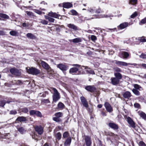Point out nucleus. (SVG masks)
Returning <instances> with one entry per match:
<instances>
[{"instance_id": "c03bdc74", "label": "nucleus", "mask_w": 146, "mask_h": 146, "mask_svg": "<svg viewBox=\"0 0 146 146\" xmlns=\"http://www.w3.org/2000/svg\"><path fill=\"white\" fill-rule=\"evenodd\" d=\"M6 104V102L5 100H1L0 101V106L3 107Z\"/></svg>"}, {"instance_id": "ddd939ff", "label": "nucleus", "mask_w": 146, "mask_h": 146, "mask_svg": "<svg viewBox=\"0 0 146 146\" xmlns=\"http://www.w3.org/2000/svg\"><path fill=\"white\" fill-rule=\"evenodd\" d=\"M127 120L128 123L130 126L133 128H135V123L131 118L130 117H127Z\"/></svg>"}, {"instance_id": "de8ad7c7", "label": "nucleus", "mask_w": 146, "mask_h": 146, "mask_svg": "<svg viewBox=\"0 0 146 146\" xmlns=\"http://www.w3.org/2000/svg\"><path fill=\"white\" fill-rule=\"evenodd\" d=\"M128 64H129V65H133L134 66H135L137 68H138L139 67H140L141 66V64H137L135 63H128Z\"/></svg>"}, {"instance_id": "c85d7f7f", "label": "nucleus", "mask_w": 146, "mask_h": 146, "mask_svg": "<svg viewBox=\"0 0 146 146\" xmlns=\"http://www.w3.org/2000/svg\"><path fill=\"white\" fill-rule=\"evenodd\" d=\"M45 18L46 19H48V21L51 22H54V19L53 18L50 17L49 16L47 15L44 16Z\"/></svg>"}, {"instance_id": "f257e3e1", "label": "nucleus", "mask_w": 146, "mask_h": 146, "mask_svg": "<svg viewBox=\"0 0 146 146\" xmlns=\"http://www.w3.org/2000/svg\"><path fill=\"white\" fill-rule=\"evenodd\" d=\"M50 91L52 90L54 91L52 96L54 102H56L60 98V93L56 88H50Z\"/></svg>"}, {"instance_id": "20e7f679", "label": "nucleus", "mask_w": 146, "mask_h": 146, "mask_svg": "<svg viewBox=\"0 0 146 146\" xmlns=\"http://www.w3.org/2000/svg\"><path fill=\"white\" fill-rule=\"evenodd\" d=\"M40 64L45 69L47 70L48 72L51 71L52 72L51 68L48 64L46 63L43 61H41Z\"/></svg>"}, {"instance_id": "864d4df0", "label": "nucleus", "mask_w": 146, "mask_h": 146, "mask_svg": "<svg viewBox=\"0 0 146 146\" xmlns=\"http://www.w3.org/2000/svg\"><path fill=\"white\" fill-rule=\"evenodd\" d=\"M69 136V133L67 132H65L63 134V137L64 138L68 137Z\"/></svg>"}, {"instance_id": "39448f33", "label": "nucleus", "mask_w": 146, "mask_h": 146, "mask_svg": "<svg viewBox=\"0 0 146 146\" xmlns=\"http://www.w3.org/2000/svg\"><path fill=\"white\" fill-rule=\"evenodd\" d=\"M84 139L86 146H91L92 143L91 138L89 136H85Z\"/></svg>"}, {"instance_id": "bb28decb", "label": "nucleus", "mask_w": 146, "mask_h": 146, "mask_svg": "<svg viewBox=\"0 0 146 146\" xmlns=\"http://www.w3.org/2000/svg\"><path fill=\"white\" fill-rule=\"evenodd\" d=\"M82 67L84 68L85 69H88V70H87V71L89 73L92 74H95L94 71L93 70H91L90 68H89L88 67L82 66Z\"/></svg>"}, {"instance_id": "412c9836", "label": "nucleus", "mask_w": 146, "mask_h": 146, "mask_svg": "<svg viewBox=\"0 0 146 146\" xmlns=\"http://www.w3.org/2000/svg\"><path fill=\"white\" fill-rule=\"evenodd\" d=\"M138 114L142 118L144 119H146V114L142 111H139L138 112Z\"/></svg>"}, {"instance_id": "6ab92c4d", "label": "nucleus", "mask_w": 146, "mask_h": 146, "mask_svg": "<svg viewBox=\"0 0 146 146\" xmlns=\"http://www.w3.org/2000/svg\"><path fill=\"white\" fill-rule=\"evenodd\" d=\"M72 6V4L70 3H66L63 4V7L66 8H69Z\"/></svg>"}, {"instance_id": "f704fd0d", "label": "nucleus", "mask_w": 146, "mask_h": 146, "mask_svg": "<svg viewBox=\"0 0 146 146\" xmlns=\"http://www.w3.org/2000/svg\"><path fill=\"white\" fill-rule=\"evenodd\" d=\"M55 137L56 139H57L58 140H60L61 137V134L60 132L58 133L55 135Z\"/></svg>"}, {"instance_id": "6e6d98bb", "label": "nucleus", "mask_w": 146, "mask_h": 146, "mask_svg": "<svg viewBox=\"0 0 146 146\" xmlns=\"http://www.w3.org/2000/svg\"><path fill=\"white\" fill-rule=\"evenodd\" d=\"M91 40L93 41L96 40H97V37L95 35H92L91 36Z\"/></svg>"}, {"instance_id": "0eeeda50", "label": "nucleus", "mask_w": 146, "mask_h": 146, "mask_svg": "<svg viewBox=\"0 0 146 146\" xmlns=\"http://www.w3.org/2000/svg\"><path fill=\"white\" fill-rule=\"evenodd\" d=\"M104 106L108 112L111 113L113 111L112 108L109 103L108 102H105L104 104Z\"/></svg>"}, {"instance_id": "7ed1b4c3", "label": "nucleus", "mask_w": 146, "mask_h": 146, "mask_svg": "<svg viewBox=\"0 0 146 146\" xmlns=\"http://www.w3.org/2000/svg\"><path fill=\"white\" fill-rule=\"evenodd\" d=\"M57 67L63 72L68 69L69 66L65 64L60 63L56 65Z\"/></svg>"}, {"instance_id": "72a5a7b5", "label": "nucleus", "mask_w": 146, "mask_h": 146, "mask_svg": "<svg viewBox=\"0 0 146 146\" xmlns=\"http://www.w3.org/2000/svg\"><path fill=\"white\" fill-rule=\"evenodd\" d=\"M0 17L4 19H9V17L7 15L3 13H0Z\"/></svg>"}, {"instance_id": "603ef678", "label": "nucleus", "mask_w": 146, "mask_h": 146, "mask_svg": "<svg viewBox=\"0 0 146 146\" xmlns=\"http://www.w3.org/2000/svg\"><path fill=\"white\" fill-rule=\"evenodd\" d=\"M70 12L72 13V15H78V13L75 10H72L70 11Z\"/></svg>"}, {"instance_id": "8fccbe9b", "label": "nucleus", "mask_w": 146, "mask_h": 146, "mask_svg": "<svg viewBox=\"0 0 146 146\" xmlns=\"http://www.w3.org/2000/svg\"><path fill=\"white\" fill-rule=\"evenodd\" d=\"M41 102L42 103L46 104L50 102L48 99H42V100Z\"/></svg>"}, {"instance_id": "052dcab7", "label": "nucleus", "mask_w": 146, "mask_h": 146, "mask_svg": "<svg viewBox=\"0 0 146 146\" xmlns=\"http://www.w3.org/2000/svg\"><path fill=\"white\" fill-rule=\"evenodd\" d=\"M134 106L135 108H139L140 107V104L138 103H135L134 104Z\"/></svg>"}, {"instance_id": "a19ab883", "label": "nucleus", "mask_w": 146, "mask_h": 146, "mask_svg": "<svg viewBox=\"0 0 146 146\" xmlns=\"http://www.w3.org/2000/svg\"><path fill=\"white\" fill-rule=\"evenodd\" d=\"M13 82L14 84L17 85H20L22 83L21 81L20 80H15Z\"/></svg>"}, {"instance_id": "2f4dec72", "label": "nucleus", "mask_w": 146, "mask_h": 146, "mask_svg": "<svg viewBox=\"0 0 146 146\" xmlns=\"http://www.w3.org/2000/svg\"><path fill=\"white\" fill-rule=\"evenodd\" d=\"M136 39L139 40L141 42H146V40L144 36L138 37L137 38H136Z\"/></svg>"}, {"instance_id": "bf43d9fd", "label": "nucleus", "mask_w": 146, "mask_h": 146, "mask_svg": "<svg viewBox=\"0 0 146 146\" xmlns=\"http://www.w3.org/2000/svg\"><path fill=\"white\" fill-rule=\"evenodd\" d=\"M139 57L142 58H146V54L142 53L140 55Z\"/></svg>"}, {"instance_id": "13d9d810", "label": "nucleus", "mask_w": 146, "mask_h": 146, "mask_svg": "<svg viewBox=\"0 0 146 146\" xmlns=\"http://www.w3.org/2000/svg\"><path fill=\"white\" fill-rule=\"evenodd\" d=\"M139 146H146L145 143L142 141H140L139 143Z\"/></svg>"}, {"instance_id": "4468645a", "label": "nucleus", "mask_w": 146, "mask_h": 146, "mask_svg": "<svg viewBox=\"0 0 146 146\" xmlns=\"http://www.w3.org/2000/svg\"><path fill=\"white\" fill-rule=\"evenodd\" d=\"M111 84L114 85H116L119 83V80L117 78L115 77L111 78Z\"/></svg>"}, {"instance_id": "69168bd1", "label": "nucleus", "mask_w": 146, "mask_h": 146, "mask_svg": "<svg viewBox=\"0 0 146 146\" xmlns=\"http://www.w3.org/2000/svg\"><path fill=\"white\" fill-rule=\"evenodd\" d=\"M101 12V11L100 9H98L95 11V12L97 13H99Z\"/></svg>"}, {"instance_id": "423d86ee", "label": "nucleus", "mask_w": 146, "mask_h": 146, "mask_svg": "<svg viewBox=\"0 0 146 146\" xmlns=\"http://www.w3.org/2000/svg\"><path fill=\"white\" fill-rule=\"evenodd\" d=\"M10 72L13 75L16 76H18L20 75V72L17 69L13 68L10 70Z\"/></svg>"}, {"instance_id": "774afa93", "label": "nucleus", "mask_w": 146, "mask_h": 146, "mask_svg": "<svg viewBox=\"0 0 146 146\" xmlns=\"http://www.w3.org/2000/svg\"><path fill=\"white\" fill-rule=\"evenodd\" d=\"M5 35V33L2 31L0 30V35Z\"/></svg>"}, {"instance_id": "cd10ccee", "label": "nucleus", "mask_w": 146, "mask_h": 146, "mask_svg": "<svg viewBox=\"0 0 146 146\" xmlns=\"http://www.w3.org/2000/svg\"><path fill=\"white\" fill-rule=\"evenodd\" d=\"M72 41L74 43H78L81 42L82 41V39L80 38H76L72 39Z\"/></svg>"}, {"instance_id": "aec40b11", "label": "nucleus", "mask_w": 146, "mask_h": 146, "mask_svg": "<svg viewBox=\"0 0 146 146\" xmlns=\"http://www.w3.org/2000/svg\"><path fill=\"white\" fill-rule=\"evenodd\" d=\"M67 26L70 28L73 29V30L76 31L78 30L77 27L74 24H68Z\"/></svg>"}, {"instance_id": "ea45409f", "label": "nucleus", "mask_w": 146, "mask_h": 146, "mask_svg": "<svg viewBox=\"0 0 146 146\" xmlns=\"http://www.w3.org/2000/svg\"><path fill=\"white\" fill-rule=\"evenodd\" d=\"M21 111L22 112L25 113H27L29 111V110L28 108H22L21 109Z\"/></svg>"}, {"instance_id": "a878e982", "label": "nucleus", "mask_w": 146, "mask_h": 146, "mask_svg": "<svg viewBox=\"0 0 146 146\" xmlns=\"http://www.w3.org/2000/svg\"><path fill=\"white\" fill-rule=\"evenodd\" d=\"M27 37L30 39H35L36 38V36L33 34L31 33H28L27 34Z\"/></svg>"}, {"instance_id": "b1692460", "label": "nucleus", "mask_w": 146, "mask_h": 146, "mask_svg": "<svg viewBox=\"0 0 146 146\" xmlns=\"http://www.w3.org/2000/svg\"><path fill=\"white\" fill-rule=\"evenodd\" d=\"M27 120L26 118L23 116L19 117L16 119L17 121L20 122L25 121Z\"/></svg>"}, {"instance_id": "9d476101", "label": "nucleus", "mask_w": 146, "mask_h": 146, "mask_svg": "<svg viewBox=\"0 0 146 146\" xmlns=\"http://www.w3.org/2000/svg\"><path fill=\"white\" fill-rule=\"evenodd\" d=\"M129 25V24L127 22H124L121 24L117 27L118 29L121 30L126 28Z\"/></svg>"}, {"instance_id": "4be33fe9", "label": "nucleus", "mask_w": 146, "mask_h": 146, "mask_svg": "<svg viewBox=\"0 0 146 146\" xmlns=\"http://www.w3.org/2000/svg\"><path fill=\"white\" fill-rule=\"evenodd\" d=\"M48 15L50 17L55 18H57L58 17V15L57 14L52 12L49 13Z\"/></svg>"}, {"instance_id": "79ce46f5", "label": "nucleus", "mask_w": 146, "mask_h": 146, "mask_svg": "<svg viewBox=\"0 0 146 146\" xmlns=\"http://www.w3.org/2000/svg\"><path fill=\"white\" fill-rule=\"evenodd\" d=\"M58 106L59 108L60 109H62L64 108V104L61 102H59L58 105Z\"/></svg>"}, {"instance_id": "393cba45", "label": "nucleus", "mask_w": 146, "mask_h": 146, "mask_svg": "<svg viewBox=\"0 0 146 146\" xmlns=\"http://www.w3.org/2000/svg\"><path fill=\"white\" fill-rule=\"evenodd\" d=\"M123 96L124 98H128L131 96V94L130 92L126 91L123 94Z\"/></svg>"}, {"instance_id": "37998d69", "label": "nucleus", "mask_w": 146, "mask_h": 146, "mask_svg": "<svg viewBox=\"0 0 146 146\" xmlns=\"http://www.w3.org/2000/svg\"><path fill=\"white\" fill-rule=\"evenodd\" d=\"M62 113L60 112L56 113L55 114V116L56 117L58 118L61 117L62 116Z\"/></svg>"}, {"instance_id": "338daca9", "label": "nucleus", "mask_w": 146, "mask_h": 146, "mask_svg": "<svg viewBox=\"0 0 146 146\" xmlns=\"http://www.w3.org/2000/svg\"><path fill=\"white\" fill-rule=\"evenodd\" d=\"M111 17V16H108L107 15H102V16L101 17H105V18H108V17Z\"/></svg>"}, {"instance_id": "f8f14e48", "label": "nucleus", "mask_w": 146, "mask_h": 146, "mask_svg": "<svg viewBox=\"0 0 146 146\" xmlns=\"http://www.w3.org/2000/svg\"><path fill=\"white\" fill-rule=\"evenodd\" d=\"M78 69L77 68H71L69 70V73L71 74L76 73L77 74H81L80 72L78 71Z\"/></svg>"}, {"instance_id": "58836bf2", "label": "nucleus", "mask_w": 146, "mask_h": 146, "mask_svg": "<svg viewBox=\"0 0 146 146\" xmlns=\"http://www.w3.org/2000/svg\"><path fill=\"white\" fill-rule=\"evenodd\" d=\"M18 130L21 134H23L25 132V129L22 127L18 128Z\"/></svg>"}, {"instance_id": "7c9ffc66", "label": "nucleus", "mask_w": 146, "mask_h": 146, "mask_svg": "<svg viewBox=\"0 0 146 146\" xmlns=\"http://www.w3.org/2000/svg\"><path fill=\"white\" fill-rule=\"evenodd\" d=\"M114 75L115 77V78H117L119 80L121 79L122 78L121 75L119 73L117 72L114 73Z\"/></svg>"}, {"instance_id": "f03ea898", "label": "nucleus", "mask_w": 146, "mask_h": 146, "mask_svg": "<svg viewBox=\"0 0 146 146\" xmlns=\"http://www.w3.org/2000/svg\"><path fill=\"white\" fill-rule=\"evenodd\" d=\"M26 70L28 73L33 75H36L39 74L40 73L39 70L35 68H30L29 67L28 68H26Z\"/></svg>"}, {"instance_id": "680f3d73", "label": "nucleus", "mask_w": 146, "mask_h": 146, "mask_svg": "<svg viewBox=\"0 0 146 146\" xmlns=\"http://www.w3.org/2000/svg\"><path fill=\"white\" fill-rule=\"evenodd\" d=\"M137 15V13L136 12H135L131 16V18H133Z\"/></svg>"}, {"instance_id": "a18cd8bd", "label": "nucleus", "mask_w": 146, "mask_h": 146, "mask_svg": "<svg viewBox=\"0 0 146 146\" xmlns=\"http://www.w3.org/2000/svg\"><path fill=\"white\" fill-rule=\"evenodd\" d=\"M25 12L28 16L31 17H32L34 16L33 13L31 11H26Z\"/></svg>"}, {"instance_id": "5701e85b", "label": "nucleus", "mask_w": 146, "mask_h": 146, "mask_svg": "<svg viewBox=\"0 0 146 146\" xmlns=\"http://www.w3.org/2000/svg\"><path fill=\"white\" fill-rule=\"evenodd\" d=\"M133 86L134 88V89H136L139 91H141L143 90L142 87L140 86L137 84H134L133 85Z\"/></svg>"}, {"instance_id": "4d7b16f0", "label": "nucleus", "mask_w": 146, "mask_h": 146, "mask_svg": "<svg viewBox=\"0 0 146 146\" xmlns=\"http://www.w3.org/2000/svg\"><path fill=\"white\" fill-rule=\"evenodd\" d=\"M17 113V111L16 110H11L10 111V114H11L15 115Z\"/></svg>"}, {"instance_id": "09e8293b", "label": "nucleus", "mask_w": 146, "mask_h": 146, "mask_svg": "<svg viewBox=\"0 0 146 146\" xmlns=\"http://www.w3.org/2000/svg\"><path fill=\"white\" fill-rule=\"evenodd\" d=\"M37 111L35 110H31L29 111L30 114L31 115H35L36 112Z\"/></svg>"}, {"instance_id": "6e6552de", "label": "nucleus", "mask_w": 146, "mask_h": 146, "mask_svg": "<svg viewBox=\"0 0 146 146\" xmlns=\"http://www.w3.org/2000/svg\"><path fill=\"white\" fill-rule=\"evenodd\" d=\"M80 99L83 106L86 108H87L88 107V105L85 98L84 96H81L80 98Z\"/></svg>"}, {"instance_id": "e433bc0d", "label": "nucleus", "mask_w": 146, "mask_h": 146, "mask_svg": "<svg viewBox=\"0 0 146 146\" xmlns=\"http://www.w3.org/2000/svg\"><path fill=\"white\" fill-rule=\"evenodd\" d=\"M10 34L12 36H16L17 35L18 33L16 31H11L9 32Z\"/></svg>"}, {"instance_id": "0e129e2a", "label": "nucleus", "mask_w": 146, "mask_h": 146, "mask_svg": "<svg viewBox=\"0 0 146 146\" xmlns=\"http://www.w3.org/2000/svg\"><path fill=\"white\" fill-rule=\"evenodd\" d=\"M114 70L116 72H121V70L119 68H114Z\"/></svg>"}, {"instance_id": "1a4fd4ad", "label": "nucleus", "mask_w": 146, "mask_h": 146, "mask_svg": "<svg viewBox=\"0 0 146 146\" xmlns=\"http://www.w3.org/2000/svg\"><path fill=\"white\" fill-rule=\"evenodd\" d=\"M128 52L125 51L121 52L119 54V56L124 59H127L129 56Z\"/></svg>"}, {"instance_id": "4c0bfd02", "label": "nucleus", "mask_w": 146, "mask_h": 146, "mask_svg": "<svg viewBox=\"0 0 146 146\" xmlns=\"http://www.w3.org/2000/svg\"><path fill=\"white\" fill-rule=\"evenodd\" d=\"M137 0H129V3L133 5H136L137 3Z\"/></svg>"}, {"instance_id": "e2e57ef3", "label": "nucleus", "mask_w": 146, "mask_h": 146, "mask_svg": "<svg viewBox=\"0 0 146 146\" xmlns=\"http://www.w3.org/2000/svg\"><path fill=\"white\" fill-rule=\"evenodd\" d=\"M141 23L142 24H145L146 23V17L142 19L141 21Z\"/></svg>"}, {"instance_id": "3c124183", "label": "nucleus", "mask_w": 146, "mask_h": 146, "mask_svg": "<svg viewBox=\"0 0 146 146\" xmlns=\"http://www.w3.org/2000/svg\"><path fill=\"white\" fill-rule=\"evenodd\" d=\"M53 119L54 121L57 122H60L61 120L59 118L56 117H53Z\"/></svg>"}, {"instance_id": "f3484780", "label": "nucleus", "mask_w": 146, "mask_h": 146, "mask_svg": "<svg viewBox=\"0 0 146 146\" xmlns=\"http://www.w3.org/2000/svg\"><path fill=\"white\" fill-rule=\"evenodd\" d=\"M85 89L88 91L92 92L94 91L96 89L94 87L91 86H88L85 87Z\"/></svg>"}, {"instance_id": "49530a36", "label": "nucleus", "mask_w": 146, "mask_h": 146, "mask_svg": "<svg viewBox=\"0 0 146 146\" xmlns=\"http://www.w3.org/2000/svg\"><path fill=\"white\" fill-rule=\"evenodd\" d=\"M35 115H36L37 116L40 117H42V116L41 113L39 111H36V112Z\"/></svg>"}, {"instance_id": "9b49d317", "label": "nucleus", "mask_w": 146, "mask_h": 146, "mask_svg": "<svg viewBox=\"0 0 146 146\" xmlns=\"http://www.w3.org/2000/svg\"><path fill=\"white\" fill-rule=\"evenodd\" d=\"M35 129L38 133L42 134L43 132V128L41 126H36L35 127Z\"/></svg>"}, {"instance_id": "a211bd4d", "label": "nucleus", "mask_w": 146, "mask_h": 146, "mask_svg": "<svg viewBox=\"0 0 146 146\" xmlns=\"http://www.w3.org/2000/svg\"><path fill=\"white\" fill-rule=\"evenodd\" d=\"M71 140L72 139L71 137H68L64 142V145L65 146H70L71 142Z\"/></svg>"}, {"instance_id": "dca6fc26", "label": "nucleus", "mask_w": 146, "mask_h": 146, "mask_svg": "<svg viewBox=\"0 0 146 146\" xmlns=\"http://www.w3.org/2000/svg\"><path fill=\"white\" fill-rule=\"evenodd\" d=\"M108 125L110 127L114 130L117 129L118 128V125L113 123H110Z\"/></svg>"}, {"instance_id": "473e14b6", "label": "nucleus", "mask_w": 146, "mask_h": 146, "mask_svg": "<svg viewBox=\"0 0 146 146\" xmlns=\"http://www.w3.org/2000/svg\"><path fill=\"white\" fill-rule=\"evenodd\" d=\"M132 91L136 96H139L140 94L139 92L136 89H133L132 90Z\"/></svg>"}, {"instance_id": "5fc2aeb1", "label": "nucleus", "mask_w": 146, "mask_h": 146, "mask_svg": "<svg viewBox=\"0 0 146 146\" xmlns=\"http://www.w3.org/2000/svg\"><path fill=\"white\" fill-rule=\"evenodd\" d=\"M35 12L36 13H37L38 14L40 15L42 13L43 14H44V13L42 12L41 11H40L38 10H35Z\"/></svg>"}, {"instance_id": "c9c22d12", "label": "nucleus", "mask_w": 146, "mask_h": 146, "mask_svg": "<svg viewBox=\"0 0 146 146\" xmlns=\"http://www.w3.org/2000/svg\"><path fill=\"white\" fill-rule=\"evenodd\" d=\"M39 23H41L43 25H46L48 23V22L44 20L40 19H39Z\"/></svg>"}, {"instance_id": "2eb2a0df", "label": "nucleus", "mask_w": 146, "mask_h": 146, "mask_svg": "<svg viewBox=\"0 0 146 146\" xmlns=\"http://www.w3.org/2000/svg\"><path fill=\"white\" fill-rule=\"evenodd\" d=\"M115 63L118 65L124 66H127L128 65H129V64H128V63H127L125 62L120 61H117L116 60H115Z\"/></svg>"}, {"instance_id": "c756f323", "label": "nucleus", "mask_w": 146, "mask_h": 146, "mask_svg": "<svg viewBox=\"0 0 146 146\" xmlns=\"http://www.w3.org/2000/svg\"><path fill=\"white\" fill-rule=\"evenodd\" d=\"M88 11L91 14H92L94 13L95 11V8L94 7H91L88 10Z\"/></svg>"}]
</instances>
